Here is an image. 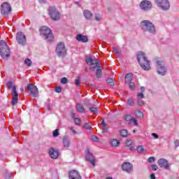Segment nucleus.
<instances>
[{"label":"nucleus","instance_id":"f257e3e1","mask_svg":"<svg viewBox=\"0 0 179 179\" xmlns=\"http://www.w3.org/2000/svg\"><path fill=\"white\" fill-rule=\"evenodd\" d=\"M86 62L87 65H90V71H94L97 68L96 76L98 78H101V64H100V61L97 59H92V57H87L86 59Z\"/></svg>","mask_w":179,"mask_h":179},{"label":"nucleus","instance_id":"f03ea898","mask_svg":"<svg viewBox=\"0 0 179 179\" xmlns=\"http://www.w3.org/2000/svg\"><path fill=\"white\" fill-rule=\"evenodd\" d=\"M137 60L144 71H150V62L148 59L143 52H138Z\"/></svg>","mask_w":179,"mask_h":179},{"label":"nucleus","instance_id":"7ed1b4c3","mask_svg":"<svg viewBox=\"0 0 179 179\" xmlns=\"http://www.w3.org/2000/svg\"><path fill=\"white\" fill-rule=\"evenodd\" d=\"M0 55H1L3 59H8L10 55L9 46L3 41H0Z\"/></svg>","mask_w":179,"mask_h":179},{"label":"nucleus","instance_id":"20e7f679","mask_svg":"<svg viewBox=\"0 0 179 179\" xmlns=\"http://www.w3.org/2000/svg\"><path fill=\"white\" fill-rule=\"evenodd\" d=\"M40 33L45 40H48V41H52L54 40V35L51 33V29L46 26H43L40 29Z\"/></svg>","mask_w":179,"mask_h":179},{"label":"nucleus","instance_id":"39448f33","mask_svg":"<svg viewBox=\"0 0 179 179\" xmlns=\"http://www.w3.org/2000/svg\"><path fill=\"white\" fill-rule=\"evenodd\" d=\"M141 26L144 31H148L149 33H156V28L153 23L150 21L144 20L141 23Z\"/></svg>","mask_w":179,"mask_h":179},{"label":"nucleus","instance_id":"423d86ee","mask_svg":"<svg viewBox=\"0 0 179 179\" xmlns=\"http://www.w3.org/2000/svg\"><path fill=\"white\" fill-rule=\"evenodd\" d=\"M1 13L4 17H8L10 12H12V6L8 1L3 2L0 7Z\"/></svg>","mask_w":179,"mask_h":179},{"label":"nucleus","instance_id":"0eeeda50","mask_svg":"<svg viewBox=\"0 0 179 179\" xmlns=\"http://www.w3.org/2000/svg\"><path fill=\"white\" fill-rule=\"evenodd\" d=\"M156 68H157V72L159 75H162V76H164V75H166V73H167V70L164 66V62L160 60H157Z\"/></svg>","mask_w":179,"mask_h":179},{"label":"nucleus","instance_id":"6e6552de","mask_svg":"<svg viewBox=\"0 0 179 179\" xmlns=\"http://www.w3.org/2000/svg\"><path fill=\"white\" fill-rule=\"evenodd\" d=\"M48 12L52 20H59V18L61 17V14L55 6H50Z\"/></svg>","mask_w":179,"mask_h":179},{"label":"nucleus","instance_id":"1a4fd4ad","mask_svg":"<svg viewBox=\"0 0 179 179\" xmlns=\"http://www.w3.org/2000/svg\"><path fill=\"white\" fill-rule=\"evenodd\" d=\"M27 90H28V93L30 96H32V97H37L38 96V89L36 85L28 84Z\"/></svg>","mask_w":179,"mask_h":179},{"label":"nucleus","instance_id":"9d476101","mask_svg":"<svg viewBox=\"0 0 179 179\" xmlns=\"http://www.w3.org/2000/svg\"><path fill=\"white\" fill-rule=\"evenodd\" d=\"M56 52L59 57H65L66 55V48L62 43L57 44L56 47Z\"/></svg>","mask_w":179,"mask_h":179},{"label":"nucleus","instance_id":"9b49d317","mask_svg":"<svg viewBox=\"0 0 179 179\" xmlns=\"http://www.w3.org/2000/svg\"><path fill=\"white\" fill-rule=\"evenodd\" d=\"M155 3L162 10H169L170 9V2L169 1H157Z\"/></svg>","mask_w":179,"mask_h":179},{"label":"nucleus","instance_id":"f8f14e48","mask_svg":"<svg viewBox=\"0 0 179 179\" xmlns=\"http://www.w3.org/2000/svg\"><path fill=\"white\" fill-rule=\"evenodd\" d=\"M11 96H12V101L11 104L13 106H15V104H17V101L19 100V94L17 93V91L16 90V86H13L12 91H11Z\"/></svg>","mask_w":179,"mask_h":179},{"label":"nucleus","instance_id":"ddd939ff","mask_svg":"<svg viewBox=\"0 0 179 179\" xmlns=\"http://www.w3.org/2000/svg\"><path fill=\"white\" fill-rule=\"evenodd\" d=\"M16 40L21 45H24V44H26V36H24L23 32H18L17 34Z\"/></svg>","mask_w":179,"mask_h":179},{"label":"nucleus","instance_id":"4468645a","mask_svg":"<svg viewBox=\"0 0 179 179\" xmlns=\"http://www.w3.org/2000/svg\"><path fill=\"white\" fill-rule=\"evenodd\" d=\"M158 166H159L162 169H165V170H170V164L169 161L166 160L165 159H160L158 161Z\"/></svg>","mask_w":179,"mask_h":179},{"label":"nucleus","instance_id":"2eb2a0df","mask_svg":"<svg viewBox=\"0 0 179 179\" xmlns=\"http://www.w3.org/2000/svg\"><path fill=\"white\" fill-rule=\"evenodd\" d=\"M140 8L142 10H149L152 9V3L150 1H143L140 3Z\"/></svg>","mask_w":179,"mask_h":179},{"label":"nucleus","instance_id":"dca6fc26","mask_svg":"<svg viewBox=\"0 0 179 179\" xmlns=\"http://www.w3.org/2000/svg\"><path fill=\"white\" fill-rule=\"evenodd\" d=\"M85 152L87 153L85 157L86 160L90 162V163H91L92 166H94V162H96V159L94 158V156H93V154L90 152V150H89V148H87Z\"/></svg>","mask_w":179,"mask_h":179},{"label":"nucleus","instance_id":"f3484780","mask_svg":"<svg viewBox=\"0 0 179 179\" xmlns=\"http://www.w3.org/2000/svg\"><path fill=\"white\" fill-rule=\"evenodd\" d=\"M122 170L126 171V173H132L134 166L129 162H124L122 165Z\"/></svg>","mask_w":179,"mask_h":179},{"label":"nucleus","instance_id":"a211bd4d","mask_svg":"<svg viewBox=\"0 0 179 179\" xmlns=\"http://www.w3.org/2000/svg\"><path fill=\"white\" fill-rule=\"evenodd\" d=\"M69 179H82V177L78 171L73 170L69 172Z\"/></svg>","mask_w":179,"mask_h":179},{"label":"nucleus","instance_id":"6ab92c4d","mask_svg":"<svg viewBox=\"0 0 179 179\" xmlns=\"http://www.w3.org/2000/svg\"><path fill=\"white\" fill-rule=\"evenodd\" d=\"M76 38L77 41H80L81 43H87V41H89L87 36L82 35L81 34H77Z\"/></svg>","mask_w":179,"mask_h":179},{"label":"nucleus","instance_id":"aec40b11","mask_svg":"<svg viewBox=\"0 0 179 179\" xmlns=\"http://www.w3.org/2000/svg\"><path fill=\"white\" fill-rule=\"evenodd\" d=\"M49 155L52 159H58V156H59V152L58 150L51 148L49 150Z\"/></svg>","mask_w":179,"mask_h":179},{"label":"nucleus","instance_id":"412c9836","mask_svg":"<svg viewBox=\"0 0 179 179\" xmlns=\"http://www.w3.org/2000/svg\"><path fill=\"white\" fill-rule=\"evenodd\" d=\"M145 98V95H143V93L139 92L137 94V101H138V106H143L145 103L143 101H142V99Z\"/></svg>","mask_w":179,"mask_h":179},{"label":"nucleus","instance_id":"4be33fe9","mask_svg":"<svg viewBox=\"0 0 179 179\" xmlns=\"http://www.w3.org/2000/svg\"><path fill=\"white\" fill-rule=\"evenodd\" d=\"M63 146L65 149H68L71 146V140L68 136L63 137Z\"/></svg>","mask_w":179,"mask_h":179},{"label":"nucleus","instance_id":"5701e85b","mask_svg":"<svg viewBox=\"0 0 179 179\" xmlns=\"http://www.w3.org/2000/svg\"><path fill=\"white\" fill-rule=\"evenodd\" d=\"M83 15L87 20H92V17H93V14L89 10H85L83 12Z\"/></svg>","mask_w":179,"mask_h":179},{"label":"nucleus","instance_id":"b1692460","mask_svg":"<svg viewBox=\"0 0 179 179\" xmlns=\"http://www.w3.org/2000/svg\"><path fill=\"white\" fill-rule=\"evenodd\" d=\"M110 143L111 146H113L114 148H117V146L120 145V141L115 138H112L110 141Z\"/></svg>","mask_w":179,"mask_h":179},{"label":"nucleus","instance_id":"393cba45","mask_svg":"<svg viewBox=\"0 0 179 179\" xmlns=\"http://www.w3.org/2000/svg\"><path fill=\"white\" fill-rule=\"evenodd\" d=\"M101 125L102 127L103 134V135H106V134H107V131H108V128H107V124H106V122L103 120L101 123Z\"/></svg>","mask_w":179,"mask_h":179},{"label":"nucleus","instance_id":"a878e982","mask_svg":"<svg viewBox=\"0 0 179 179\" xmlns=\"http://www.w3.org/2000/svg\"><path fill=\"white\" fill-rule=\"evenodd\" d=\"M134 78V76L132 73H129L125 76V83H129L131 82L132 79Z\"/></svg>","mask_w":179,"mask_h":179},{"label":"nucleus","instance_id":"bb28decb","mask_svg":"<svg viewBox=\"0 0 179 179\" xmlns=\"http://www.w3.org/2000/svg\"><path fill=\"white\" fill-rule=\"evenodd\" d=\"M76 109L78 113H86V110H85V107H83V105L80 103H77Z\"/></svg>","mask_w":179,"mask_h":179},{"label":"nucleus","instance_id":"cd10ccee","mask_svg":"<svg viewBox=\"0 0 179 179\" xmlns=\"http://www.w3.org/2000/svg\"><path fill=\"white\" fill-rule=\"evenodd\" d=\"M71 117H72V118H73L74 122L76 125H80V119H79L78 117H75V113H72Z\"/></svg>","mask_w":179,"mask_h":179},{"label":"nucleus","instance_id":"c85d7f7f","mask_svg":"<svg viewBox=\"0 0 179 179\" xmlns=\"http://www.w3.org/2000/svg\"><path fill=\"white\" fill-rule=\"evenodd\" d=\"M124 120L127 121L128 122H132V120H134V117L131 115H126L124 116Z\"/></svg>","mask_w":179,"mask_h":179},{"label":"nucleus","instance_id":"c756f323","mask_svg":"<svg viewBox=\"0 0 179 179\" xmlns=\"http://www.w3.org/2000/svg\"><path fill=\"white\" fill-rule=\"evenodd\" d=\"M120 136L125 138L126 136H128V131L127 129H122L120 131Z\"/></svg>","mask_w":179,"mask_h":179},{"label":"nucleus","instance_id":"7c9ffc66","mask_svg":"<svg viewBox=\"0 0 179 179\" xmlns=\"http://www.w3.org/2000/svg\"><path fill=\"white\" fill-rule=\"evenodd\" d=\"M106 83H108L109 85V86H114V85H115L114 79L108 78L106 80Z\"/></svg>","mask_w":179,"mask_h":179},{"label":"nucleus","instance_id":"2f4dec72","mask_svg":"<svg viewBox=\"0 0 179 179\" xmlns=\"http://www.w3.org/2000/svg\"><path fill=\"white\" fill-rule=\"evenodd\" d=\"M135 114L136 117H138L139 118H142L143 117V113L141 110H136Z\"/></svg>","mask_w":179,"mask_h":179},{"label":"nucleus","instance_id":"473e14b6","mask_svg":"<svg viewBox=\"0 0 179 179\" xmlns=\"http://www.w3.org/2000/svg\"><path fill=\"white\" fill-rule=\"evenodd\" d=\"M24 64L27 66H30L33 63L31 62V60H30V59H26L24 60Z\"/></svg>","mask_w":179,"mask_h":179},{"label":"nucleus","instance_id":"72a5a7b5","mask_svg":"<svg viewBox=\"0 0 179 179\" xmlns=\"http://www.w3.org/2000/svg\"><path fill=\"white\" fill-rule=\"evenodd\" d=\"M127 84H129V89H131V90H134V89H135L136 87L135 83L130 82V83H127Z\"/></svg>","mask_w":179,"mask_h":179},{"label":"nucleus","instance_id":"f704fd0d","mask_svg":"<svg viewBox=\"0 0 179 179\" xmlns=\"http://www.w3.org/2000/svg\"><path fill=\"white\" fill-rule=\"evenodd\" d=\"M144 151H145V148H143V146L139 145L138 147H137V152L138 153H142Z\"/></svg>","mask_w":179,"mask_h":179},{"label":"nucleus","instance_id":"c9c22d12","mask_svg":"<svg viewBox=\"0 0 179 179\" xmlns=\"http://www.w3.org/2000/svg\"><path fill=\"white\" fill-rule=\"evenodd\" d=\"M127 103L129 104V106H134L135 104V102L134 101V99L130 98L127 100Z\"/></svg>","mask_w":179,"mask_h":179},{"label":"nucleus","instance_id":"e433bc0d","mask_svg":"<svg viewBox=\"0 0 179 179\" xmlns=\"http://www.w3.org/2000/svg\"><path fill=\"white\" fill-rule=\"evenodd\" d=\"M59 130L58 129H56L53 131V136H54V138H57V136H59Z\"/></svg>","mask_w":179,"mask_h":179},{"label":"nucleus","instance_id":"4c0bfd02","mask_svg":"<svg viewBox=\"0 0 179 179\" xmlns=\"http://www.w3.org/2000/svg\"><path fill=\"white\" fill-rule=\"evenodd\" d=\"M84 128H85V129H92V124L85 123L84 125Z\"/></svg>","mask_w":179,"mask_h":179},{"label":"nucleus","instance_id":"58836bf2","mask_svg":"<svg viewBox=\"0 0 179 179\" xmlns=\"http://www.w3.org/2000/svg\"><path fill=\"white\" fill-rule=\"evenodd\" d=\"M61 83H62L63 85H66V83H68V78H62L61 80Z\"/></svg>","mask_w":179,"mask_h":179},{"label":"nucleus","instance_id":"ea45409f","mask_svg":"<svg viewBox=\"0 0 179 179\" xmlns=\"http://www.w3.org/2000/svg\"><path fill=\"white\" fill-rule=\"evenodd\" d=\"M90 111H91V113H93V114H96L97 113V108L94 107L90 108Z\"/></svg>","mask_w":179,"mask_h":179},{"label":"nucleus","instance_id":"a19ab883","mask_svg":"<svg viewBox=\"0 0 179 179\" xmlns=\"http://www.w3.org/2000/svg\"><path fill=\"white\" fill-rule=\"evenodd\" d=\"M151 168H152V170H153V171H157L159 169L157 165H155V164L151 165Z\"/></svg>","mask_w":179,"mask_h":179},{"label":"nucleus","instance_id":"79ce46f5","mask_svg":"<svg viewBox=\"0 0 179 179\" xmlns=\"http://www.w3.org/2000/svg\"><path fill=\"white\" fill-rule=\"evenodd\" d=\"M126 146L129 147L131 146V145H132V141L131 140H127L126 143H125Z\"/></svg>","mask_w":179,"mask_h":179},{"label":"nucleus","instance_id":"37998d69","mask_svg":"<svg viewBox=\"0 0 179 179\" xmlns=\"http://www.w3.org/2000/svg\"><path fill=\"white\" fill-rule=\"evenodd\" d=\"M75 83H76V86H80V78L76 79Z\"/></svg>","mask_w":179,"mask_h":179},{"label":"nucleus","instance_id":"c03bdc74","mask_svg":"<svg viewBox=\"0 0 179 179\" xmlns=\"http://www.w3.org/2000/svg\"><path fill=\"white\" fill-rule=\"evenodd\" d=\"M148 163H153L155 162V157H150L148 159Z\"/></svg>","mask_w":179,"mask_h":179},{"label":"nucleus","instance_id":"a18cd8bd","mask_svg":"<svg viewBox=\"0 0 179 179\" xmlns=\"http://www.w3.org/2000/svg\"><path fill=\"white\" fill-rule=\"evenodd\" d=\"M13 86V83L11 81H9V82L7 83V87H8V89H10Z\"/></svg>","mask_w":179,"mask_h":179},{"label":"nucleus","instance_id":"49530a36","mask_svg":"<svg viewBox=\"0 0 179 179\" xmlns=\"http://www.w3.org/2000/svg\"><path fill=\"white\" fill-rule=\"evenodd\" d=\"M62 91V88H61V87H57L55 89L56 93H61Z\"/></svg>","mask_w":179,"mask_h":179},{"label":"nucleus","instance_id":"de8ad7c7","mask_svg":"<svg viewBox=\"0 0 179 179\" xmlns=\"http://www.w3.org/2000/svg\"><path fill=\"white\" fill-rule=\"evenodd\" d=\"M95 19L97 22H100V20H101V17L99 15L95 16Z\"/></svg>","mask_w":179,"mask_h":179},{"label":"nucleus","instance_id":"09e8293b","mask_svg":"<svg viewBox=\"0 0 179 179\" xmlns=\"http://www.w3.org/2000/svg\"><path fill=\"white\" fill-rule=\"evenodd\" d=\"M151 135L153 136V138H155V139L159 138V135H157L156 133H152Z\"/></svg>","mask_w":179,"mask_h":179},{"label":"nucleus","instance_id":"8fccbe9b","mask_svg":"<svg viewBox=\"0 0 179 179\" xmlns=\"http://www.w3.org/2000/svg\"><path fill=\"white\" fill-rule=\"evenodd\" d=\"M131 122H133V124H134L136 126L138 125V120H136L135 118H133Z\"/></svg>","mask_w":179,"mask_h":179},{"label":"nucleus","instance_id":"3c124183","mask_svg":"<svg viewBox=\"0 0 179 179\" xmlns=\"http://www.w3.org/2000/svg\"><path fill=\"white\" fill-rule=\"evenodd\" d=\"M92 141L94 142H97V141H99V138H97V136H92Z\"/></svg>","mask_w":179,"mask_h":179},{"label":"nucleus","instance_id":"603ef678","mask_svg":"<svg viewBox=\"0 0 179 179\" xmlns=\"http://www.w3.org/2000/svg\"><path fill=\"white\" fill-rule=\"evenodd\" d=\"M174 143H175V148H178V146H179V140H176Z\"/></svg>","mask_w":179,"mask_h":179},{"label":"nucleus","instance_id":"864d4df0","mask_svg":"<svg viewBox=\"0 0 179 179\" xmlns=\"http://www.w3.org/2000/svg\"><path fill=\"white\" fill-rule=\"evenodd\" d=\"M113 51H114L115 54H117V55H120V52L118 51V49L115 48L113 49Z\"/></svg>","mask_w":179,"mask_h":179},{"label":"nucleus","instance_id":"5fc2aeb1","mask_svg":"<svg viewBox=\"0 0 179 179\" xmlns=\"http://www.w3.org/2000/svg\"><path fill=\"white\" fill-rule=\"evenodd\" d=\"M150 179H156V176H155V174H151L150 175Z\"/></svg>","mask_w":179,"mask_h":179},{"label":"nucleus","instance_id":"6e6d98bb","mask_svg":"<svg viewBox=\"0 0 179 179\" xmlns=\"http://www.w3.org/2000/svg\"><path fill=\"white\" fill-rule=\"evenodd\" d=\"M71 130L72 131L73 134H78V132L75 129H73V128H71Z\"/></svg>","mask_w":179,"mask_h":179},{"label":"nucleus","instance_id":"4d7b16f0","mask_svg":"<svg viewBox=\"0 0 179 179\" xmlns=\"http://www.w3.org/2000/svg\"><path fill=\"white\" fill-rule=\"evenodd\" d=\"M129 150H135V148L134 146H130Z\"/></svg>","mask_w":179,"mask_h":179},{"label":"nucleus","instance_id":"13d9d810","mask_svg":"<svg viewBox=\"0 0 179 179\" xmlns=\"http://www.w3.org/2000/svg\"><path fill=\"white\" fill-rule=\"evenodd\" d=\"M141 92H145V87H141Z\"/></svg>","mask_w":179,"mask_h":179},{"label":"nucleus","instance_id":"bf43d9fd","mask_svg":"<svg viewBox=\"0 0 179 179\" xmlns=\"http://www.w3.org/2000/svg\"><path fill=\"white\" fill-rule=\"evenodd\" d=\"M20 90V92H22V93H23L24 92V89H23V87H21Z\"/></svg>","mask_w":179,"mask_h":179},{"label":"nucleus","instance_id":"052dcab7","mask_svg":"<svg viewBox=\"0 0 179 179\" xmlns=\"http://www.w3.org/2000/svg\"><path fill=\"white\" fill-rule=\"evenodd\" d=\"M74 3H75L76 5H79V1H76V2H74Z\"/></svg>","mask_w":179,"mask_h":179},{"label":"nucleus","instance_id":"680f3d73","mask_svg":"<svg viewBox=\"0 0 179 179\" xmlns=\"http://www.w3.org/2000/svg\"><path fill=\"white\" fill-rule=\"evenodd\" d=\"M106 179H113V178L108 177V178H106Z\"/></svg>","mask_w":179,"mask_h":179},{"label":"nucleus","instance_id":"e2e57ef3","mask_svg":"<svg viewBox=\"0 0 179 179\" xmlns=\"http://www.w3.org/2000/svg\"><path fill=\"white\" fill-rule=\"evenodd\" d=\"M87 71V69H85V71Z\"/></svg>","mask_w":179,"mask_h":179},{"label":"nucleus","instance_id":"0e129e2a","mask_svg":"<svg viewBox=\"0 0 179 179\" xmlns=\"http://www.w3.org/2000/svg\"><path fill=\"white\" fill-rule=\"evenodd\" d=\"M134 132H135V130H134Z\"/></svg>","mask_w":179,"mask_h":179}]
</instances>
